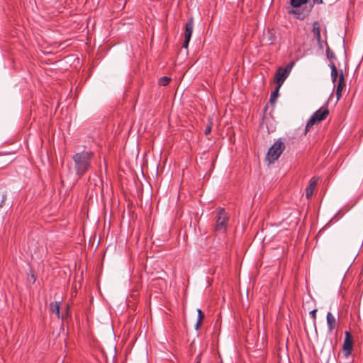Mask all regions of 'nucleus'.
I'll return each mask as SVG.
<instances>
[{
  "label": "nucleus",
  "mask_w": 363,
  "mask_h": 363,
  "mask_svg": "<svg viewBox=\"0 0 363 363\" xmlns=\"http://www.w3.org/2000/svg\"><path fill=\"white\" fill-rule=\"evenodd\" d=\"M92 151L83 150L72 155L73 167L78 177H82L91 167Z\"/></svg>",
  "instance_id": "1"
},
{
  "label": "nucleus",
  "mask_w": 363,
  "mask_h": 363,
  "mask_svg": "<svg viewBox=\"0 0 363 363\" xmlns=\"http://www.w3.org/2000/svg\"><path fill=\"white\" fill-rule=\"evenodd\" d=\"M328 114V109L323 107L314 112L307 121L305 132L307 133L313 125L323 121Z\"/></svg>",
  "instance_id": "2"
},
{
  "label": "nucleus",
  "mask_w": 363,
  "mask_h": 363,
  "mask_svg": "<svg viewBox=\"0 0 363 363\" xmlns=\"http://www.w3.org/2000/svg\"><path fill=\"white\" fill-rule=\"evenodd\" d=\"M284 148L285 145L283 142H276L268 150L266 159L269 163L275 162L283 152Z\"/></svg>",
  "instance_id": "3"
},
{
  "label": "nucleus",
  "mask_w": 363,
  "mask_h": 363,
  "mask_svg": "<svg viewBox=\"0 0 363 363\" xmlns=\"http://www.w3.org/2000/svg\"><path fill=\"white\" fill-rule=\"evenodd\" d=\"M293 65L294 63L291 62L287 65L286 67H280L277 69L274 79L277 85L280 84V86H281V85L283 84V83L284 82V81L286 79L290 72H291Z\"/></svg>",
  "instance_id": "4"
},
{
  "label": "nucleus",
  "mask_w": 363,
  "mask_h": 363,
  "mask_svg": "<svg viewBox=\"0 0 363 363\" xmlns=\"http://www.w3.org/2000/svg\"><path fill=\"white\" fill-rule=\"evenodd\" d=\"M216 230L225 231L228 223V216L224 209H219L216 218Z\"/></svg>",
  "instance_id": "5"
},
{
  "label": "nucleus",
  "mask_w": 363,
  "mask_h": 363,
  "mask_svg": "<svg viewBox=\"0 0 363 363\" xmlns=\"http://www.w3.org/2000/svg\"><path fill=\"white\" fill-rule=\"evenodd\" d=\"M345 335H346V337L344 340L342 350H343V352H344L345 355L346 357H347L348 355L350 354V353L352 352V347H353V342H352V340L351 339V337L350 336V333L348 332L345 333Z\"/></svg>",
  "instance_id": "6"
},
{
  "label": "nucleus",
  "mask_w": 363,
  "mask_h": 363,
  "mask_svg": "<svg viewBox=\"0 0 363 363\" xmlns=\"http://www.w3.org/2000/svg\"><path fill=\"white\" fill-rule=\"evenodd\" d=\"M194 28V20L192 18H189L185 24V31L184 36L185 38H191Z\"/></svg>",
  "instance_id": "7"
},
{
  "label": "nucleus",
  "mask_w": 363,
  "mask_h": 363,
  "mask_svg": "<svg viewBox=\"0 0 363 363\" xmlns=\"http://www.w3.org/2000/svg\"><path fill=\"white\" fill-rule=\"evenodd\" d=\"M326 320L328 330L332 332L336 326V318L330 312H328L327 313Z\"/></svg>",
  "instance_id": "8"
},
{
  "label": "nucleus",
  "mask_w": 363,
  "mask_h": 363,
  "mask_svg": "<svg viewBox=\"0 0 363 363\" xmlns=\"http://www.w3.org/2000/svg\"><path fill=\"white\" fill-rule=\"evenodd\" d=\"M345 86V79L343 73L342 72L340 75L339 76V80L337 86V90H336V96L337 100H339L341 97V93L342 90L343 89V86Z\"/></svg>",
  "instance_id": "9"
},
{
  "label": "nucleus",
  "mask_w": 363,
  "mask_h": 363,
  "mask_svg": "<svg viewBox=\"0 0 363 363\" xmlns=\"http://www.w3.org/2000/svg\"><path fill=\"white\" fill-rule=\"evenodd\" d=\"M313 33L314 38L317 40L318 43L321 44V37H320V27L319 23L315 21L313 24Z\"/></svg>",
  "instance_id": "10"
},
{
  "label": "nucleus",
  "mask_w": 363,
  "mask_h": 363,
  "mask_svg": "<svg viewBox=\"0 0 363 363\" xmlns=\"http://www.w3.org/2000/svg\"><path fill=\"white\" fill-rule=\"evenodd\" d=\"M316 184H317V179H315L314 178L311 179L310 181L309 186L306 189V196L307 198H310L312 196V194L313 193V190H314Z\"/></svg>",
  "instance_id": "11"
},
{
  "label": "nucleus",
  "mask_w": 363,
  "mask_h": 363,
  "mask_svg": "<svg viewBox=\"0 0 363 363\" xmlns=\"http://www.w3.org/2000/svg\"><path fill=\"white\" fill-rule=\"evenodd\" d=\"M50 310L56 314L57 318H60V301L52 302L50 304Z\"/></svg>",
  "instance_id": "12"
},
{
  "label": "nucleus",
  "mask_w": 363,
  "mask_h": 363,
  "mask_svg": "<svg viewBox=\"0 0 363 363\" xmlns=\"http://www.w3.org/2000/svg\"><path fill=\"white\" fill-rule=\"evenodd\" d=\"M330 68L331 69V79L333 83H335L338 77V72L336 66L333 63H330L329 65Z\"/></svg>",
  "instance_id": "13"
},
{
  "label": "nucleus",
  "mask_w": 363,
  "mask_h": 363,
  "mask_svg": "<svg viewBox=\"0 0 363 363\" xmlns=\"http://www.w3.org/2000/svg\"><path fill=\"white\" fill-rule=\"evenodd\" d=\"M280 87H281L280 84L277 85L275 90L271 93V95H270V102L271 103H274L276 101V100L278 97V95H279V90Z\"/></svg>",
  "instance_id": "14"
},
{
  "label": "nucleus",
  "mask_w": 363,
  "mask_h": 363,
  "mask_svg": "<svg viewBox=\"0 0 363 363\" xmlns=\"http://www.w3.org/2000/svg\"><path fill=\"white\" fill-rule=\"evenodd\" d=\"M197 313H198V320H197V322L195 325L196 330L200 327L201 322L204 318V315L200 308L197 309Z\"/></svg>",
  "instance_id": "15"
},
{
  "label": "nucleus",
  "mask_w": 363,
  "mask_h": 363,
  "mask_svg": "<svg viewBox=\"0 0 363 363\" xmlns=\"http://www.w3.org/2000/svg\"><path fill=\"white\" fill-rule=\"evenodd\" d=\"M308 0H291L290 4L294 8H298L303 4H306Z\"/></svg>",
  "instance_id": "16"
},
{
  "label": "nucleus",
  "mask_w": 363,
  "mask_h": 363,
  "mask_svg": "<svg viewBox=\"0 0 363 363\" xmlns=\"http://www.w3.org/2000/svg\"><path fill=\"white\" fill-rule=\"evenodd\" d=\"M171 81V79L167 77H162L159 79V84L160 86H167L169 82Z\"/></svg>",
  "instance_id": "17"
},
{
  "label": "nucleus",
  "mask_w": 363,
  "mask_h": 363,
  "mask_svg": "<svg viewBox=\"0 0 363 363\" xmlns=\"http://www.w3.org/2000/svg\"><path fill=\"white\" fill-rule=\"evenodd\" d=\"M326 55H327L328 58H329V59H335V53L330 48H327Z\"/></svg>",
  "instance_id": "18"
},
{
  "label": "nucleus",
  "mask_w": 363,
  "mask_h": 363,
  "mask_svg": "<svg viewBox=\"0 0 363 363\" xmlns=\"http://www.w3.org/2000/svg\"><path fill=\"white\" fill-rule=\"evenodd\" d=\"M289 13L296 16V17L297 18H303V16H301V13H300L297 10L293 9V10L290 11Z\"/></svg>",
  "instance_id": "19"
},
{
  "label": "nucleus",
  "mask_w": 363,
  "mask_h": 363,
  "mask_svg": "<svg viewBox=\"0 0 363 363\" xmlns=\"http://www.w3.org/2000/svg\"><path fill=\"white\" fill-rule=\"evenodd\" d=\"M316 311L317 310L316 309H314L313 311H311L309 314L311 315V317L315 320L316 319Z\"/></svg>",
  "instance_id": "20"
},
{
  "label": "nucleus",
  "mask_w": 363,
  "mask_h": 363,
  "mask_svg": "<svg viewBox=\"0 0 363 363\" xmlns=\"http://www.w3.org/2000/svg\"><path fill=\"white\" fill-rule=\"evenodd\" d=\"M190 39H191V38H188V39H187L186 38H185V40H184V42L183 48H186V49L188 48V45H189V43Z\"/></svg>",
  "instance_id": "21"
},
{
  "label": "nucleus",
  "mask_w": 363,
  "mask_h": 363,
  "mask_svg": "<svg viewBox=\"0 0 363 363\" xmlns=\"http://www.w3.org/2000/svg\"><path fill=\"white\" fill-rule=\"evenodd\" d=\"M211 130V126L206 127V129H205V134L208 135V133H210Z\"/></svg>",
  "instance_id": "22"
},
{
  "label": "nucleus",
  "mask_w": 363,
  "mask_h": 363,
  "mask_svg": "<svg viewBox=\"0 0 363 363\" xmlns=\"http://www.w3.org/2000/svg\"><path fill=\"white\" fill-rule=\"evenodd\" d=\"M314 4H320L323 3V0H313Z\"/></svg>",
  "instance_id": "23"
},
{
  "label": "nucleus",
  "mask_w": 363,
  "mask_h": 363,
  "mask_svg": "<svg viewBox=\"0 0 363 363\" xmlns=\"http://www.w3.org/2000/svg\"><path fill=\"white\" fill-rule=\"evenodd\" d=\"M4 199H5V196H4V199H3V200H2V201H1V204H0V206H2V203H3V202L4 201Z\"/></svg>",
  "instance_id": "24"
}]
</instances>
